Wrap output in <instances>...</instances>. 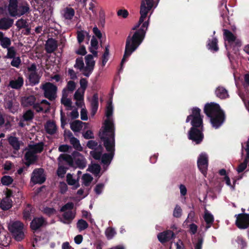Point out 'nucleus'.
I'll list each match as a JSON object with an SVG mask.
<instances>
[{"label":"nucleus","mask_w":249,"mask_h":249,"mask_svg":"<svg viewBox=\"0 0 249 249\" xmlns=\"http://www.w3.org/2000/svg\"><path fill=\"white\" fill-rule=\"evenodd\" d=\"M154 5V0H143L141 2L140 14L138 22L132 28L136 30L132 36L131 33L127 37L125 42V61L127 58L134 52L142 42L149 25V19L144 21L148 13ZM149 19V18H148Z\"/></svg>","instance_id":"f257e3e1"},{"label":"nucleus","mask_w":249,"mask_h":249,"mask_svg":"<svg viewBox=\"0 0 249 249\" xmlns=\"http://www.w3.org/2000/svg\"><path fill=\"white\" fill-rule=\"evenodd\" d=\"M113 108L111 104H109L106 109V116L104 124V130L100 134L101 139L104 142V144L106 149L110 150L112 148L114 144V130L112 115Z\"/></svg>","instance_id":"f03ea898"},{"label":"nucleus","mask_w":249,"mask_h":249,"mask_svg":"<svg viewBox=\"0 0 249 249\" xmlns=\"http://www.w3.org/2000/svg\"><path fill=\"white\" fill-rule=\"evenodd\" d=\"M44 144L42 142L36 144H30L25 149L26 153L24 159L26 160L25 164L30 165L33 163L37 159L36 154L41 153L43 149Z\"/></svg>","instance_id":"7ed1b4c3"},{"label":"nucleus","mask_w":249,"mask_h":249,"mask_svg":"<svg viewBox=\"0 0 249 249\" xmlns=\"http://www.w3.org/2000/svg\"><path fill=\"white\" fill-rule=\"evenodd\" d=\"M7 10L12 17H20L29 12L30 7L26 2L18 5V0H9Z\"/></svg>","instance_id":"20e7f679"},{"label":"nucleus","mask_w":249,"mask_h":249,"mask_svg":"<svg viewBox=\"0 0 249 249\" xmlns=\"http://www.w3.org/2000/svg\"><path fill=\"white\" fill-rule=\"evenodd\" d=\"M8 229L16 240L19 241L24 238V225L21 222L10 220L8 224Z\"/></svg>","instance_id":"39448f33"},{"label":"nucleus","mask_w":249,"mask_h":249,"mask_svg":"<svg viewBox=\"0 0 249 249\" xmlns=\"http://www.w3.org/2000/svg\"><path fill=\"white\" fill-rule=\"evenodd\" d=\"M201 110L197 107H194L192 109V114L187 116L186 122L191 121V127L203 128V117L201 115Z\"/></svg>","instance_id":"423d86ee"},{"label":"nucleus","mask_w":249,"mask_h":249,"mask_svg":"<svg viewBox=\"0 0 249 249\" xmlns=\"http://www.w3.org/2000/svg\"><path fill=\"white\" fill-rule=\"evenodd\" d=\"M40 88L44 91V97L48 98L49 100L53 101L56 98L57 88L53 84L50 82H47L42 84Z\"/></svg>","instance_id":"0eeeda50"},{"label":"nucleus","mask_w":249,"mask_h":249,"mask_svg":"<svg viewBox=\"0 0 249 249\" xmlns=\"http://www.w3.org/2000/svg\"><path fill=\"white\" fill-rule=\"evenodd\" d=\"M27 77L30 84L36 85L39 83L41 75L37 72L36 66L35 64H32L27 68Z\"/></svg>","instance_id":"6e6552de"},{"label":"nucleus","mask_w":249,"mask_h":249,"mask_svg":"<svg viewBox=\"0 0 249 249\" xmlns=\"http://www.w3.org/2000/svg\"><path fill=\"white\" fill-rule=\"evenodd\" d=\"M73 207V204L72 203H68L61 208L60 211L64 213L63 214L64 223H70L75 217V214L72 211Z\"/></svg>","instance_id":"1a4fd4ad"},{"label":"nucleus","mask_w":249,"mask_h":249,"mask_svg":"<svg viewBox=\"0 0 249 249\" xmlns=\"http://www.w3.org/2000/svg\"><path fill=\"white\" fill-rule=\"evenodd\" d=\"M202 131V128L191 127L188 131V138L189 140L195 142L196 144H199L204 138Z\"/></svg>","instance_id":"9d476101"},{"label":"nucleus","mask_w":249,"mask_h":249,"mask_svg":"<svg viewBox=\"0 0 249 249\" xmlns=\"http://www.w3.org/2000/svg\"><path fill=\"white\" fill-rule=\"evenodd\" d=\"M223 111L219 104L211 102L207 103L204 108V112L208 117L210 118Z\"/></svg>","instance_id":"9b49d317"},{"label":"nucleus","mask_w":249,"mask_h":249,"mask_svg":"<svg viewBox=\"0 0 249 249\" xmlns=\"http://www.w3.org/2000/svg\"><path fill=\"white\" fill-rule=\"evenodd\" d=\"M197 164L200 171L206 177L208 166V157L206 154H200L197 159Z\"/></svg>","instance_id":"f8f14e48"},{"label":"nucleus","mask_w":249,"mask_h":249,"mask_svg":"<svg viewBox=\"0 0 249 249\" xmlns=\"http://www.w3.org/2000/svg\"><path fill=\"white\" fill-rule=\"evenodd\" d=\"M212 126L215 129L219 128L226 120V115L224 111L210 118Z\"/></svg>","instance_id":"ddd939ff"},{"label":"nucleus","mask_w":249,"mask_h":249,"mask_svg":"<svg viewBox=\"0 0 249 249\" xmlns=\"http://www.w3.org/2000/svg\"><path fill=\"white\" fill-rule=\"evenodd\" d=\"M236 226L240 229H246L249 227V214H238L235 221Z\"/></svg>","instance_id":"4468645a"},{"label":"nucleus","mask_w":249,"mask_h":249,"mask_svg":"<svg viewBox=\"0 0 249 249\" xmlns=\"http://www.w3.org/2000/svg\"><path fill=\"white\" fill-rule=\"evenodd\" d=\"M85 62L86 66L85 67L83 74L89 77L92 72L95 65V61L93 59L92 55L91 54L87 55L85 57Z\"/></svg>","instance_id":"2eb2a0df"},{"label":"nucleus","mask_w":249,"mask_h":249,"mask_svg":"<svg viewBox=\"0 0 249 249\" xmlns=\"http://www.w3.org/2000/svg\"><path fill=\"white\" fill-rule=\"evenodd\" d=\"M45 180L43 174V170L41 168L36 169L34 170L32 174L31 181L34 183H42Z\"/></svg>","instance_id":"dca6fc26"},{"label":"nucleus","mask_w":249,"mask_h":249,"mask_svg":"<svg viewBox=\"0 0 249 249\" xmlns=\"http://www.w3.org/2000/svg\"><path fill=\"white\" fill-rule=\"evenodd\" d=\"M72 156L73 158V162L76 166L81 168L83 169L87 165V160L80 153L74 151L72 153Z\"/></svg>","instance_id":"f3484780"},{"label":"nucleus","mask_w":249,"mask_h":249,"mask_svg":"<svg viewBox=\"0 0 249 249\" xmlns=\"http://www.w3.org/2000/svg\"><path fill=\"white\" fill-rule=\"evenodd\" d=\"M7 140L9 144L14 149V153L16 154L20 149V145L22 144V142L19 141L18 138L14 136H9Z\"/></svg>","instance_id":"a211bd4d"},{"label":"nucleus","mask_w":249,"mask_h":249,"mask_svg":"<svg viewBox=\"0 0 249 249\" xmlns=\"http://www.w3.org/2000/svg\"><path fill=\"white\" fill-rule=\"evenodd\" d=\"M175 235L174 232L171 230H167L159 233L158 238L161 243L169 241Z\"/></svg>","instance_id":"6ab92c4d"},{"label":"nucleus","mask_w":249,"mask_h":249,"mask_svg":"<svg viewBox=\"0 0 249 249\" xmlns=\"http://www.w3.org/2000/svg\"><path fill=\"white\" fill-rule=\"evenodd\" d=\"M58 160L59 164H63L64 161H65L70 166H74L73 158L72 156L62 154L59 156Z\"/></svg>","instance_id":"aec40b11"},{"label":"nucleus","mask_w":249,"mask_h":249,"mask_svg":"<svg viewBox=\"0 0 249 249\" xmlns=\"http://www.w3.org/2000/svg\"><path fill=\"white\" fill-rule=\"evenodd\" d=\"M45 224V221L43 217H36L32 220L30 226L33 230L36 231Z\"/></svg>","instance_id":"412c9836"},{"label":"nucleus","mask_w":249,"mask_h":249,"mask_svg":"<svg viewBox=\"0 0 249 249\" xmlns=\"http://www.w3.org/2000/svg\"><path fill=\"white\" fill-rule=\"evenodd\" d=\"M207 48L213 52H216L219 50L218 39L216 37L209 39L207 44Z\"/></svg>","instance_id":"4be33fe9"},{"label":"nucleus","mask_w":249,"mask_h":249,"mask_svg":"<svg viewBox=\"0 0 249 249\" xmlns=\"http://www.w3.org/2000/svg\"><path fill=\"white\" fill-rule=\"evenodd\" d=\"M57 47V42L53 38L49 39L45 44V49L47 53H52Z\"/></svg>","instance_id":"5701e85b"},{"label":"nucleus","mask_w":249,"mask_h":249,"mask_svg":"<svg viewBox=\"0 0 249 249\" xmlns=\"http://www.w3.org/2000/svg\"><path fill=\"white\" fill-rule=\"evenodd\" d=\"M24 83V79L22 76H18L17 79L11 80L9 86L12 89H19Z\"/></svg>","instance_id":"b1692460"},{"label":"nucleus","mask_w":249,"mask_h":249,"mask_svg":"<svg viewBox=\"0 0 249 249\" xmlns=\"http://www.w3.org/2000/svg\"><path fill=\"white\" fill-rule=\"evenodd\" d=\"M13 19L9 18H4L0 19V29L7 30L13 24Z\"/></svg>","instance_id":"393cba45"},{"label":"nucleus","mask_w":249,"mask_h":249,"mask_svg":"<svg viewBox=\"0 0 249 249\" xmlns=\"http://www.w3.org/2000/svg\"><path fill=\"white\" fill-rule=\"evenodd\" d=\"M114 146H115V143L114 144V146L111 149H110V150H107V151L110 152V153L105 154L102 156V157L101 158V161H102V162L104 164L107 165L110 163V162L112 159V157H113V152L114 150Z\"/></svg>","instance_id":"a878e982"},{"label":"nucleus","mask_w":249,"mask_h":249,"mask_svg":"<svg viewBox=\"0 0 249 249\" xmlns=\"http://www.w3.org/2000/svg\"><path fill=\"white\" fill-rule=\"evenodd\" d=\"M215 93L216 96L221 99H226L229 97L227 90L222 87H218L216 89Z\"/></svg>","instance_id":"bb28decb"},{"label":"nucleus","mask_w":249,"mask_h":249,"mask_svg":"<svg viewBox=\"0 0 249 249\" xmlns=\"http://www.w3.org/2000/svg\"><path fill=\"white\" fill-rule=\"evenodd\" d=\"M86 124L79 120H75L71 123L70 126L73 131L79 132L82 129L83 125Z\"/></svg>","instance_id":"cd10ccee"},{"label":"nucleus","mask_w":249,"mask_h":249,"mask_svg":"<svg viewBox=\"0 0 249 249\" xmlns=\"http://www.w3.org/2000/svg\"><path fill=\"white\" fill-rule=\"evenodd\" d=\"M223 32L224 39L229 43H231L235 40L236 36L231 32L228 29H223Z\"/></svg>","instance_id":"c85d7f7f"},{"label":"nucleus","mask_w":249,"mask_h":249,"mask_svg":"<svg viewBox=\"0 0 249 249\" xmlns=\"http://www.w3.org/2000/svg\"><path fill=\"white\" fill-rule=\"evenodd\" d=\"M12 206V201L8 197H5L0 202V208L3 210H7Z\"/></svg>","instance_id":"c756f323"},{"label":"nucleus","mask_w":249,"mask_h":249,"mask_svg":"<svg viewBox=\"0 0 249 249\" xmlns=\"http://www.w3.org/2000/svg\"><path fill=\"white\" fill-rule=\"evenodd\" d=\"M68 93L66 92V90H62V97L61 100V102L65 106L71 107V99L68 98Z\"/></svg>","instance_id":"7c9ffc66"},{"label":"nucleus","mask_w":249,"mask_h":249,"mask_svg":"<svg viewBox=\"0 0 249 249\" xmlns=\"http://www.w3.org/2000/svg\"><path fill=\"white\" fill-rule=\"evenodd\" d=\"M92 113L93 115L96 112L98 107V97L97 94H94L90 102Z\"/></svg>","instance_id":"2f4dec72"},{"label":"nucleus","mask_w":249,"mask_h":249,"mask_svg":"<svg viewBox=\"0 0 249 249\" xmlns=\"http://www.w3.org/2000/svg\"><path fill=\"white\" fill-rule=\"evenodd\" d=\"M47 132L50 134H54L56 131V126L54 122L48 121L45 125Z\"/></svg>","instance_id":"473e14b6"},{"label":"nucleus","mask_w":249,"mask_h":249,"mask_svg":"<svg viewBox=\"0 0 249 249\" xmlns=\"http://www.w3.org/2000/svg\"><path fill=\"white\" fill-rule=\"evenodd\" d=\"M0 42L1 46L4 48H7L11 45V40L4 36L3 34L0 32Z\"/></svg>","instance_id":"72a5a7b5"},{"label":"nucleus","mask_w":249,"mask_h":249,"mask_svg":"<svg viewBox=\"0 0 249 249\" xmlns=\"http://www.w3.org/2000/svg\"><path fill=\"white\" fill-rule=\"evenodd\" d=\"M204 219L207 225L206 228H210L214 221L213 216L211 213L206 212L204 215Z\"/></svg>","instance_id":"f704fd0d"},{"label":"nucleus","mask_w":249,"mask_h":249,"mask_svg":"<svg viewBox=\"0 0 249 249\" xmlns=\"http://www.w3.org/2000/svg\"><path fill=\"white\" fill-rule=\"evenodd\" d=\"M70 142L72 145L73 148L76 150L82 151L83 150V147L80 144L79 141L76 138H71L70 141Z\"/></svg>","instance_id":"c9c22d12"},{"label":"nucleus","mask_w":249,"mask_h":249,"mask_svg":"<svg viewBox=\"0 0 249 249\" xmlns=\"http://www.w3.org/2000/svg\"><path fill=\"white\" fill-rule=\"evenodd\" d=\"M78 178L77 180L73 178L72 175L71 174H68L67 175V181L68 183L70 185H75L74 189H76L79 187V184L78 182Z\"/></svg>","instance_id":"e433bc0d"},{"label":"nucleus","mask_w":249,"mask_h":249,"mask_svg":"<svg viewBox=\"0 0 249 249\" xmlns=\"http://www.w3.org/2000/svg\"><path fill=\"white\" fill-rule=\"evenodd\" d=\"M36 98L34 96H30L24 98L22 100V103L25 106L34 105L35 104Z\"/></svg>","instance_id":"4c0bfd02"},{"label":"nucleus","mask_w":249,"mask_h":249,"mask_svg":"<svg viewBox=\"0 0 249 249\" xmlns=\"http://www.w3.org/2000/svg\"><path fill=\"white\" fill-rule=\"evenodd\" d=\"M82 183L85 186H88L93 180V178L88 174H84L82 178Z\"/></svg>","instance_id":"58836bf2"},{"label":"nucleus","mask_w":249,"mask_h":249,"mask_svg":"<svg viewBox=\"0 0 249 249\" xmlns=\"http://www.w3.org/2000/svg\"><path fill=\"white\" fill-rule=\"evenodd\" d=\"M88 170L95 175H97L100 173L101 168L100 165L97 164H92L89 165Z\"/></svg>","instance_id":"ea45409f"},{"label":"nucleus","mask_w":249,"mask_h":249,"mask_svg":"<svg viewBox=\"0 0 249 249\" xmlns=\"http://www.w3.org/2000/svg\"><path fill=\"white\" fill-rule=\"evenodd\" d=\"M89 227L88 223L83 219H80L77 223V228L79 231L86 230Z\"/></svg>","instance_id":"a19ab883"},{"label":"nucleus","mask_w":249,"mask_h":249,"mask_svg":"<svg viewBox=\"0 0 249 249\" xmlns=\"http://www.w3.org/2000/svg\"><path fill=\"white\" fill-rule=\"evenodd\" d=\"M74 10L71 8H67L64 10V17L66 19H71L74 15Z\"/></svg>","instance_id":"79ce46f5"},{"label":"nucleus","mask_w":249,"mask_h":249,"mask_svg":"<svg viewBox=\"0 0 249 249\" xmlns=\"http://www.w3.org/2000/svg\"><path fill=\"white\" fill-rule=\"evenodd\" d=\"M76 88V84L73 81H69L67 83L66 87L63 90H66V92L68 93L69 91L72 92H73Z\"/></svg>","instance_id":"37998d69"},{"label":"nucleus","mask_w":249,"mask_h":249,"mask_svg":"<svg viewBox=\"0 0 249 249\" xmlns=\"http://www.w3.org/2000/svg\"><path fill=\"white\" fill-rule=\"evenodd\" d=\"M13 179L9 176H4L1 178V182L3 185L8 186L12 183Z\"/></svg>","instance_id":"c03bdc74"},{"label":"nucleus","mask_w":249,"mask_h":249,"mask_svg":"<svg viewBox=\"0 0 249 249\" xmlns=\"http://www.w3.org/2000/svg\"><path fill=\"white\" fill-rule=\"evenodd\" d=\"M115 234V230L112 227H108L106 230L105 234L108 239H112Z\"/></svg>","instance_id":"a18cd8bd"},{"label":"nucleus","mask_w":249,"mask_h":249,"mask_svg":"<svg viewBox=\"0 0 249 249\" xmlns=\"http://www.w3.org/2000/svg\"><path fill=\"white\" fill-rule=\"evenodd\" d=\"M85 91L78 89L74 94V99L75 100H83Z\"/></svg>","instance_id":"49530a36"},{"label":"nucleus","mask_w":249,"mask_h":249,"mask_svg":"<svg viewBox=\"0 0 249 249\" xmlns=\"http://www.w3.org/2000/svg\"><path fill=\"white\" fill-rule=\"evenodd\" d=\"M74 67L82 71V73L84 71V63L82 58L76 59Z\"/></svg>","instance_id":"de8ad7c7"},{"label":"nucleus","mask_w":249,"mask_h":249,"mask_svg":"<svg viewBox=\"0 0 249 249\" xmlns=\"http://www.w3.org/2000/svg\"><path fill=\"white\" fill-rule=\"evenodd\" d=\"M27 20L23 18L18 19L16 23V25L19 29L27 27Z\"/></svg>","instance_id":"09e8293b"},{"label":"nucleus","mask_w":249,"mask_h":249,"mask_svg":"<svg viewBox=\"0 0 249 249\" xmlns=\"http://www.w3.org/2000/svg\"><path fill=\"white\" fill-rule=\"evenodd\" d=\"M7 49V53L6 57L8 58H12L15 57L16 55V51L14 47H8Z\"/></svg>","instance_id":"8fccbe9b"},{"label":"nucleus","mask_w":249,"mask_h":249,"mask_svg":"<svg viewBox=\"0 0 249 249\" xmlns=\"http://www.w3.org/2000/svg\"><path fill=\"white\" fill-rule=\"evenodd\" d=\"M182 214V209L178 205H176L174 212L173 216L176 218H179L181 216Z\"/></svg>","instance_id":"3c124183"},{"label":"nucleus","mask_w":249,"mask_h":249,"mask_svg":"<svg viewBox=\"0 0 249 249\" xmlns=\"http://www.w3.org/2000/svg\"><path fill=\"white\" fill-rule=\"evenodd\" d=\"M109 57V46L107 45L106 47L105 52L103 56L102 64L105 65L108 60Z\"/></svg>","instance_id":"603ef678"},{"label":"nucleus","mask_w":249,"mask_h":249,"mask_svg":"<svg viewBox=\"0 0 249 249\" xmlns=\"http://www.w3.org/2000/svg\"><path fill=\"white\" fill-rule=\"evenodd\" d=\"M31 212V207L30 205H28L26 208L23 212V218L24 219L27 220L30 218Z\"/></svg>","instance_id":"864d4df0"},{"label":"nucleus","mask_w":249,"mask_h":249,"mask_svg":"<svg viewBox=\"0 0 249 249\" xmlns=\"http://www.w3.org/2000/svg\"><path fill=\"white\" fill-rule=\"evenodd\" d=\"M248 162L246 160H244V161L241 163L238 166L237 168V171L238 173H242L243 172L247 167Z\"/></svg>","instance_id":"5fc2aeb1"},{"label":"nucleus","mask_w":249,"mask_h":249,"mask_svg":"<svg viewBox=\"0 0 249 249\" xmlns=\"http://www.w3.org/2000/svg\"><path fill=\"white\" fill-rule=\"evenodd\" d=\"M43 212L45 214L49 216L54 215L56 213V211L54 209L49 207H45L44 208Z\"/></svg>","instance_id":"6e6d98bb"},{"label":"nucleus","mask_w":249,"mask_h":249,"mask_svg":"<svg viewBox=\"0 0 249 249\" xmlns=\"http://www.w3.org/2000/svg\"><path fill=\"white\" fill-rule=\"evenodd\" d=\"M11 62V65L16 68H18L21 64V60L19 57H14Z\"/></svg>","instance_id":"4d7b16f0"},{"label":"nucleus","mask_w":249,"mask_h":249,"mask_svg":"<svg viewBox=\"0 0 249 249\" xmlns=\"http://www.w3.org/2000/svg\"><path fill=\"white\" fill-rule=\"evenodd\" d=\"M67 168L59 164V167L57 170V175L58 176L63 177L66 173Z\"/></svg>","instance_id":"13d9d810"},{"label":"nucleus","mask_w":249,"mask_h":249,"mask_svg":"<svg viewBox=\"0 0 249 249\" xmlns=\"http://www.w3.org/2000/svg\"><path fill=\"white\" fill-rule=\"evenodd\" d=\"M86 34V32H84L83 31H78L77 32V38L78 41L79 43H81L83 41L84 38L85 34Z\"/></svg>","instance_id":"bf43d9fd"},{"label":"nucleus","mask_w":249,"mask_h":249,"mask_svg":"<svg viewBox=\"0 0 249 249\" xmlns=\"http://www.w3.org/2000/svg\"><path fill=\"white\" fill-rule=\"evenodd\" d=\"M41 106L43 107L45 112H47L50 109V104L46 100H43L40 104Z\"/></svg>","instance_id":"052dcab7"},{"label":"nucleus","mask_w":249,"mask_h":249,"mask_svg":"<svg viewBox=\"0 0 249 249\" xmlns=\"http://www.w3.org/2000/svg\"><path fill=\"white\" fill-rule=\"evenodd\" d=\"M33 116L34 114L33 112L31 110H29L24 113L23 118L25 120L28 121L31 120L33 118Z\"/></svg>","instance_id":"680f3d73"},{"label":"nucleus","mask_w":249,"mask_h":249,"mask_svg":"<svg viewBox=\"0 0 249 249\" xmlns=\"http://www.w3.org/2000/svg\"><path fill=\"white\" fill-rule=\"evenodd\" d=\"M80 89L85 91L88 85L87 80L85 78H82L80 81Z\"/></svg>","instance_id":"e2e57ef3"},{"label":"nucleus","mask_w":249,"mask_h":249,"mask_svg":"<svg viewBox=\"0 0 249 249\" xmlns=\"http://www.w3.org/2000/svg\"><path fill=\"white\" fill-rule=\"evenodd\" d=\"M91 156L95 160H100L101 156V152L93 150L90 152Z\"/></svg>","instance_id":"0e129e2a"},{"label":"nucleus","mask_w":249,"mask_h":249,"mask_svg":"<svg viewBox=\"0 0 249 249\" xmlns=\"http://www.w3.org/2000/svg\"><path fill=\"white\" fill-rule=\"evenodd\" d=\"M87 146L90 149H95L98 146V143L94 141H89L87 143Z\"/></svg>","instance_id":"69168bd1"},{"label":"nucleus","mask_w":249,"mask_h":249,"mask_svg":"<svg viewBox=\"0 0 249 249\" xmlns=\"http://www.w3.org/2000/svg\"><path fill=\"white\" fill-rule=\"evenodd\" d=\"M197 226L194 223H192L189 225V231L192 234L196 233L197 231Z\"/></svg>","instance_id":"338daca9"},{"label":"nucleus","mask_w":249,"mask_h":249,"mask_svg":"<svg viewBox=\"0 0 249 249\" xmlns=\"http://www.w3.org/2000/svg\"><path fill=\"white\" fill-rule=\"evenodd\" d=\"M203 243V239L202 237H198L197 242L195 246V249H202V244Z\"/></svg>","instance_id":"774afa93"}]
</instances>
